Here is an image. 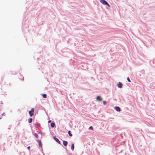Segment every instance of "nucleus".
Masks as SVG:
<instances>
[{"instance_id": "nucleus-15", "label": "nucleus", "mask_w": 155, "mask_h": 155, "mask_svg": "<svg viewBox=\"0 0 155 155\" xmlns=\"http://www.w3.org/2000/svg\"><path fill=\"white\" fill-rule=\"evenodd\" d=\"M89 129L90 130H93V127H92V126H91L90 127H89Z\"/></svg>"}, {"instance_id": "nucleus-2", "label": "nucleus", "mask_w": 155, "mask_h": 155, "mask_svg": "<svg viewBox=\"0 0 155 155\" xmlns=\"http://www.w3.org/2000/svg\"><path fill=\"white\" fill-rule=\"evenodd\" d=\"M100 2L101 3L104 5H106L107 4V2L104 0H101Z\"/></svg>"}, {"instance_id": "nucleus-6", "label": "nucleus", "mask_w": 155, "mask_h": 155, "mask_svg": "<svg viewBox=\"0 0 155 155\" xmlns=\"http://www.w3.org/2000/svg\"><path fill=\"white\" fill-rule=\"evenodd\" d=\"M54 140L58 143L59 144H60V142L59 140L56 137H54Z\"/></svg>"}, {"instance_id": "nucleus-3", "label": "nucleus", "mask_w": 155, "mask_h": 155, "mask_svg": "<svg viewBox=\"0 0 155 155\" xmlns=\"http://www.w3.org/2000/svg\"><path fill=\"white\" fill-rule=\"evenodd\" d=\"M117 87H119L122 88L123 86V84L120 82H119L117 84Z\"/></svg>"}, {"instance_id": "nucleus-9", "label": "nucleus", "mask_w": 155, "mask_h": 155, "mask_svg": "<svg viewBox=\"0 0 155 155\" xmlns=\"http://www.w3.org/2000/svg\"><path fill=\"white\" fill-rule=\"evenodd\" d=\"M32 121V119L31 118H30L28 119V123H31Z\"/></svg>"}, {"instance_id": "nucleus-13", "label": "nucleus", "mask_w": 155, "mask_h": 155, "mask_svg": "<svg viewBox=\"0 0 155 155\" xmlns=\"http://www.w3.org/2000/svg\"><path fill=\"white\" fill-rule=\"evenodd\" d=\"M68 134L70 137H71L72 136V134L71 133V131L70 130L68 131Z\"/></svg>"}, {"instance_id": "nucleus-18", "label": "nucleus", "mask_w": 155, "mask_h": 155, "mask_svg": "<svg viewBox=\"0 0 155 155\" xmlns=\"http://www.w3.org/2000/svg\"><path fill=\"white\" fill-rule=\"evenodd\" d=\"M106 5H107L108 6V7H110V6L109 5V4L108 3H107V4H106Z\"/></svg>"}, {"instance_id": "nucleus-4", "label": "nucleus", "mask_w": 155, "mask_h": 155, "mask_svg": "<svg viewBox=\"0 0 155 155\" xmlns=\"http://www.w3.org/2000/svg\"><path fill=\"white\" fill-rule=\"evenodd\" d=\"M96 99L97 100L101 101H102V99L101 97L100 96H98L97 98Z\"/></svg>"}, {"instance_id": "nucleus-17", "label": "nucleus", "mask_w": 155, "mask_h": 155, "mask_svg": "<svg viewBox=\"0 0 155 155\" xmlns=\"http://www.w3.org/2000/svg\"><path fill=\"white\" fill-rule=\"evenodd\" d=\"M127 79L129 82H131L129 78H127Z\"/></svg>"}, {"instance_id": "nucleus-8", "label": "nucleus", "mask_w": 155, "mask_h": 155, "mask_svg": "<svg viewBox=\"0 0 155 155\" xmlns=\"http://www.w3.org/2000/svg\"><path fill=\"white\" fill-rule=\"evenodd\" d=\"M63 144L64 146H67L68 144V142L67 141L64 140L63 141Z\"/></svg>"}, {"instance_id": "nucleus-11", "label": "nucleus", "mask_w": 155, "mask_h": 155, "mask_svg": "<svg viewBox=\"0 0 155 155\" xmlns=\"http://www.w3.org/2000/svg\"><path fill=\"white\" fill-rule=\"evenodd\" d=\"M42 95L44 98H46L47 97V95L45 94H42Z\"/></svg>"}, {"instance_id": "nucleus-1", "label": "nucleus", "mask_w": 155, "mask_h": 155, "mask_svg": "<svg viewBox=\"0 0 155 155\" xmlns=\"http://www.w3.org/2000/svg\"><path fill=\"white\" fill-rule=\"evenodd\" d=\"M34 110L33 108H32L31 110L29 111V113L30 116L31 117L34 115Z\"/></svg>"}, {"instance_id": "nucleus-19", "label": "nucleus", "mask_w": 155, "mask_h": 155, "mask_svg": "<svg viewBox=\"0 0 155 155\" xmlns=\"http://www.w3.org/2000/svg\"><path fill=\"white\" fill-rule=\"evenodd\" d=\"M30 146H29L28 147H27V148L28 149V150H30Z\"/></svg>"}, {"instance_id": "nucleus-21", "label": "nucleus", "mask_w": 155, "mask_h": 155, "mask_svg": "<svg viewBox=\"0 0 155 155\" xmlns=\"http://www.w3.org/2000/svg\"><path fill=\"white\" fill-rule=\"evenodd\" d=\"M39 134H40L41 135H42V133L41 132H40Z\"/></svg>"}, {"instance_id": "nucleus-10", "label": "nucleus", "mask_w": 155, "mask_h": 155, "mask_svg": "<svg viewBox=\"0 0 155 155\" xmlns=\"http://www.w3.org/2000/svg\"><path fill=\"white\" fill-rule=\"evenodd\" d=\"M51 126L52 127H53L55 126V124L54 123L52 122L51 123Z\"/></svg>"}, {"instance_id": "nucleus-16", "label": "nucleus", "mask_w": 155, "mask_h": 155, "mask_svg": "<svg viewBox=\"0 0 155 155\" xmlns=\"http://www.w3.org/2000/svg\"><path fill=\"white\" fill-rule=\"evenodd\" d=\"M103 103L104 105H105L107 103V102L106 101H104L103 102Z\"/></svg>"}, {"instance_id": "nucleus-12", "label": "nucleus", "mask_w": 155, "mask_h": 155, "mask_svg": "<svg viewBox=\"0 0 155 155\" xmlns=\"http://www.w3.org/2000/svg\"><path fill=\"white\" fill-rule=\"evenodd\" d=\"M74 148V144H72L71 146V149L72 150H73Z\"/></svg>"}, {"instance_id": "nucleus-14", "label": "nucleus", "mask_w": 155, "mask_h": 155, "mask_svg": "<svg viewBox=\"0 0 155 155\" xmlns=\"http://www.w3.org/2000/svg\"><path fill=\"white\" fill-rule=\"evenodd\" d=\"M34 136H35V137L36 138H38V134L37 133H35L34 134Z\"/></svg>"}, {"instance_id": "nucleus-5", "label": "nucleus", "mask_w": 155, "mask_h": 155, "mask_svg": "<svg viewBox=\"0 0 155 155\" xmlns=\"http://www.w3.org/2000/svg\"><path fill=\"white\" fill-rule=\"evenodd\" d=\"M38 142L39 143V146L40 147H42V145L41 143V141L40 140H38Z\"/></svg>"}, {"instance_id": "nucleus-7", "label": "nucleus", "mask_w": 155, "mask_h": 155, "mask_svg": "<svg viewBox=\"0 0 155 155\" xmlns=\"http://www.w3.org/2000/svg\"><path fill=\"white\" fill-rule=\"evenodd\" d=\"M114 108L117 111H119L120 110V108L118 107H115Z\"/></svg>"}, {"instance_id": "nucleus-20", "label": "nucleus", "mask_w": 155, "mask_h": 155, "mask_svg": "<svg viewBox=\"0 0 155 155\" xmlns=\"http://www.w3.org/2000/svg\"><path fill=\"white\" fill-rule=\"evenodd\" d=\"M51 122V120H49L48 121V123H50Z\"/></svg>"}]
</instances>
